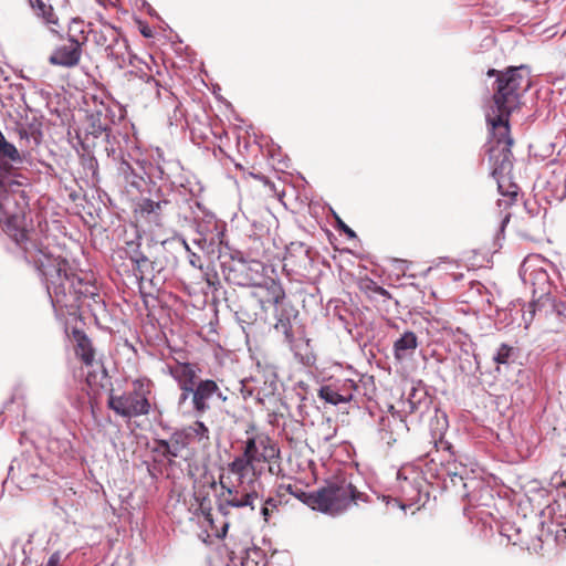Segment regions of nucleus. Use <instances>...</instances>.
Returning <instances> with one entry per match:
<instances>
[{"mask_svg":"<svg viewBox=\"0 0 566 566\" xmlns=\"http://www.w3.org/2000/svg\"><path fill=\"white\" fill-rule=\"evenodd\" d=\"M512 352H513V347H511L506 344H502L497 348L495 355L493 356V359L499 365H501V364L505 365L509 363Z\"/></svg>","mask_w":566,"mask_h":566,"instance_id":"obj_20","label":"nucleus"},{"mask_svg":"<svg viewBox=\"0 0 566 566\" xmlns=\"http://www.w3.org/2000/svg\"><path fill=\"white\" fill-rule=\"evenodd\" d=\"M287 491L301 499L313 510L331 515L340 514L347 510L350 504L360 500L361 495L356 492L354 485L345 479L331 482L313 493H295L291 485L287 486Z\"/></svg>","mask_w":566,"mask_h":566,"instance_id":"obj_3","label":"nucleus"},{"mask_svg":"<svg viewBox=\"0 0 566 566\" xmlns=\"http://www.w3.org/2000/svg\"><path fill=\"white\" fill-rule=\"evenodd\" d=\"M144 35L148 36L147 30H144Z\"/></svg>","mask_w":566,"mask_h":566,"instance_id":"obj_34","label":"nucleus"},{"mask_svg":"<svg viewBox=\"0 0 566 566\" xmlns=\"http://www.w3.org/2000/svg\"><path fill=\"white\" fill-rule=\"evenodd\" d=\"M192 408L197 415H203L210 409V401L213 397L226 401L227 396L222 394L218 384L212 379H205L197 382L190 392Z\"/></svg>","mask_w":566,"mask_h":566,"instance_id":"obj_8","label":"nucleus"},{"mask_svg":"<svg viewBox=\"0 0 566 566\" xmlns=\"http://www.w3.org/2000/svg\"><path fill=\"white\" fill-rule=\"evenodd\" d=\"M245 436L242 453L228 464L229 471L237 475L241 483L249 472L260 475L265 464L280 458L277 443L266 432L251 426L245 430Z\"/></svg>","mask_w":566,"mask_h":566,"instance_id":"obj_2","label":"nucleus"},{"mask_svg":"<svg viewBox=\"0 0 566 566\" xmlns=\"http://www.w3.org/2000/svg\"><path fill=\"white\" fill-rule=\"evenodd\" d=\"M287 325H289V324H282V326L285 328V336H286V339H287L289 342H292V339H293V335H292V333L289 331Z\"/></svg>","mask_w":566,"mask_h":566,"instance_id":"obj_26","label":"nucleus"},{"mask_svg":"<svg viewBox=\"0 0 566 566\" xmlns=\"http://www.w3.org/2000/svg\"><path fill=\"white\" fill-rule=\"evenodd\" d=\"M496 82L494 107L486 114L491 129L489 156L493 164V176L503 174L512 167L513 139L510 136L509 117L518 106L521 95L531 86L528 71L524 66L510 67L497 76Z\"/></svg>","mask_w":566,"mask_h":566,"instance_id":"obj_1","label":"nucleus"},{"mask_svg":"<svg viewBox=\"0 0 566 566\" xmlns=\"http://www.w3.org/2000/svg\"><path fill=\"white\" fill-rule=\"evenodd\" d=\"M200 369L190 363L177 364L170 368L171 377L177 381L181 394L179 397V405L184 403L192 391V387L197 385L196 379L198 378Z\"/></svg>","mask_w":566,"mask_h":566,"instance_id":"obj_10","label":"nucleus"},{"mask_svg":"<svg viewBox=\"0 0 566 566\" xmlns=\"http://www.w3.org/2000/svg\"><path fill=\"white\" fill-rule=\"evenodd\" d=\"M495 73H496V71H495V70H490V71L488 72V75H489V76H492V75H494Z\"/></svg>","mask_w":566,"mask_h":566,"instance_id":"obj_30","label":"nucleus"},{"mask_svg":"<svg viewBox=\"0 0 566 566\" xmlns=\"http://www.w3.org/2000/svg\"><path fill=\"white\" fill-rule=\"evenodd\" d=\"M108 109L104 106L97 108L88 115L90 133L95 137L107 132L109 128V119L107 117Z\"/></svg>","mask_w":566,"mask_h":566,"instance_id":"obj_15","label":"nucleus"},{"mask_svg":"<svg viewBox=\"0 0 566 566\" xmlns=\"http://www.w3.org/2000/svg\"><path fill=\"white\" fill-rule=\"evenodd\" d=\"M167 205V201H153L150 199H145L139 206V210L143 214H158L161 210V207Z\"/></svg>","mask_w":566,"mask_h":566,"instance_id":"obj_18","label":"nucleus"},{"mask_svg":"<svg viewBox=\"0 0 566 566\" xmlns=\"http://www.w3.org/2000/svg\"><path fill=\"white\" fill-rule=\"evenodd\" d=\"M21 184L0 164V218L17 219L23 213L27 197Z\"/></svg>","mask_w":566,"mask_h":566,"instance_id":"obj_6","label":"nucleus"},{"mask_svg":"<svg viewBox=\"0 0 566 566\" xmlns=\"http://www.w3.org/2000/svg\"><path fill=\"white\" fill-rule=\"evenodd\" d=\"M447 473L451 478V481L455 484V479L464 481L468 478L469 470L462 463L452 461L447 464Z\"/></svg>","mask_w":566,"mask_h":566,"instance_id":"obj_16","label":"nucleus"},{"mask_svg":"<svg viewBox=\"0 0 566 566\" xmlns=\"http://www.w3.org/2000/svg\"><path fill=\"white\" fill-rule=\"evenodd\" d=\"M0 151L4 157L9 158L12 163L21 161V156L17 147L13 144L7 142L6 138H3L0 142Z\"/></svg>","mask_w":566,"mask_h":566,"instance_id":"obj_17","label":"nucleus"},{"mask_svg":"<svg viewBox=\"0 0 566 566\" xmlns=\"http://www.w3.org/2000/svg\"><path fill=\"white\" fill-rule=\"evenodd\" d=\"M219 484L221 492L218 495V511L227 518L232 516L233 509H250L254 511L255 502L260 499L259 492L253 482L244 485L239 481V485H228L220 476Z\"/></svg>","mask_w":566,"mask_h":566,"instance_id":"obj_4","label":"nucleus"},{"mask_svg":"<svg viewBox=\"0 0 566 566\" xmlns=\"http://www.w3.org/2000/svg\"><path fill=\"white\" fill-rule=\"evenodd\" d=\"M4 138L2 132L0 130V142Z\"/></svg>","mask_w":566,"mask_h":566,"instance_id":"obj_31","label":"nucleus"},{"mask_svg":"<svg viewBox=\"0 0 566 566\" xmlns=\"http://www.w3.org/2000/svg\"><path fill=\"white\" fill-rule=\"evenodd\" d=\"M189 263L191 266L196 269H202L200 256L197 255L195 252L189 253Z\"/></svg>","mask_w":566,"mask_h":566,"instance_id":"obj_23","label":"nucleus"},{"mask_svg":"<svg viewBox=\"0 0 566 566\" xmlns=\"http://www.w3.org/2000/svg\"><path fill=\"white\" fill-rule=\"evenodd\" d=\"M76 342L75 354L86 365L91 366L94 361L95 352L90 338L82 331L73 332Z\"/></svg>","mask_w":566,"mask_h":566,"instance_id":"obj_14","label":"nucleus"},{"mask_svg":"<svg viewBox=\"0 0 566 566\" xmlns=\"http://www.w3.org/2000/svg\"><path fill=\"white\" fill-rule=\"evenodd\" d=\"M338 223H339V228L350 238H354L356 234L355 232L348 227L346 226L342 220H338Z\"/></svg>","mask_w":566,"mask_h":566,"instance_id":"obj_25","label":"nucleus"},{"mask_svg":"<svg viewBox=\"0 0 566 566\" xmlns=\"http://www.w3.org/2000/svg\"><path fill=\"white\" fill-rule=\"evenodd\" d=\"M418 347V338L413 332H405L395 343L394 353L398 360H402L410 356Z\"/></svg>","mask_w":566,"mask_h":566,"instance_id":"obj_13","label":"nucleus"},{"mask_svg":"<svg viewBox=\"0 0 566 566\" xmlns=\"http://www.w3.org/2000/svg\"><path fill=\"white\" fill-rule=\"evenodd\" d=\"M210 440L209 429L202 421L195 423L175 431L168 441L164 442L167 453L172 457H178L180 452L192 442L208 444Z\"/></svg>","mask_w":566,"mask_h":566,"instance_id":"obj_7","label":"nucleus"},{"mask_svg":"<svg viewBox=\"0 0 566 566\" xmlns=\"http://www.w3.org/2000/svg\"><path fill=\"white\" fill-rule=\"evenodd\" d=\"M252 294L259 301L262 308H265L270 304L279 305L285 296L282 285L274 280L255 286Z\"/></svg>","mask_w":566,"mask_h":566,"instance_id":"obj_12","label":"nucleus"},{"mask_svg":"<svg viewBox=\"0 0 566 566\" xmlns=\"http://www.w3.org/2000/svg\"><path fill=\"white\" fill-rule=\"evenodd\" d=\"M144 35L148 36L147 30H144Z\"/></svg>","mask_w":566,"mask_h":566,"instance_id":"obj_32","label":"nucleus"},{"mask_svg":"<svg viewBox=\"0 0 566 566\" xmlns=\"http://www.w3.org/2000/svg\"><path fill=\"white\" fill-rule=\"evenodd\" d=\"M149 394V382L136 380L133 391L119 396L111 395L108 406L122 417L133 418L148 415L150 411Z\"/></svg>","mask_w":566,"mask_h":566,"instance_id":"obj_5","label":"nucleus"},{"mask_svg":"<svg viewBox=\"0 0 566 566\" xmlns=\"http://www.w3.org/2000/svg\"><path fill=\"white\" fill-rule=\"evenodd\" d=\"M277 511V501L273 497H269L264 500L263 506L261 509V515L264 521L268 522L272 514Z\"/></svg>","mask_w":566,"mask_h":566,"instance_id":"obj_21","label":"nucleus"},{"mask_svg":"<svg viewBox=\"0 0 566 566\" xmlns=\"http://www.w3.org/2000/svg\"><path fill=\"white\" fill-rule=\"evenodd\" d=\"M228 527H229V522H226L224 526H223V534L227 532Z\"/></svg>","mask_w":566,"mask_h":566,"instance_id":"obj_29","label":"nucleus"},{"mask_svg":"<svg viewBox=\"0 0 566 566\" xmlns=\"http://www.w3.org/2000/svg\"><path fill=\"white\" fill-rule=\"evenodd\" d=\"M61 560H62V554H61V552H54V553H53V554H51V556L49 557V559H48V562H46V566H60Z\"/></svg>","mask_w":566,"mask_h":566,"instance_id":"obj_22","label":"nucleus"},{"mask_svg":"<svg viewBox=\"0 0 566 566\" xmlns=\"http://www.w3.org/2000/svg\"><path fill=\"white\" fill-rule=\"evenodd\" d=\"M357 386L352 379H344L339 384L323 386L319 389V397L331 403L339 405L349 402L354 398Z\"/></svg>","mask_w":566,"mask_h":566,"instance_id":"obj_11","label":"nucleus"},{"mask_svg":"<svg viewBox=\"0 0 566 566\" xmlns=\"http://www.w3.org/2000/svg\"><path fill=\"white\" fill-rule=\"evenodd\" d=\"M144 35L148 36L147 30H144Z\"/></svg>","mask_w":566,"mask_h":566,"instance_id":"obj_33","label":"nucleus"},{"mask_svg":"<svg viewBox=\"0 0 566 566\" xmlns=\"http://www.w3.org/2000/svg\"><path fill=\"white\" fill-rule=\"evenodd\" d=\"M27 258L32 259V261L34 263L39 264V269H41V271L43 272L44 275H48V271L45 269V263L40 258L36 259L35 256L31 255L30 252H27Z\"/></svg>","mask_w":566,"mask_h":566,"instance_id":"obj_24","label":"nucleus"},{"mask_svg":"<svg viewBox=\"0 0 566 566\" xmlns=\"http://www.w3.org/2000/svg\"><path fill=\"white\" fill-rule=\"evenodd\" d=\"M182 243H184V247H185V249H186V251H187L188 253L192 252V251L190 250V248H189L188 243H187L185 240L182 241Z\"/></svg>","mask_w":566,"mask_h":566,"instance_id":"obj_27","label":"nucleus"},{"mask_svg":"<svg viewBox=\"0 0 566 566\" xmlns=\"http://www.w3.org/2000/svg\"><path fill=\"white\" fill-rule=\"evenodd\" d=\"M507 195H510L511 198H514L517 193L515 190H512Z\"/></svg>","mask_w":566,"mask_h":566,"instance_id":"obj_28","label":"nucleus"},{"mask_svg":"<svg viewBox=\"0 0 566 566\" xmlns=\"http://www.w3.org/2000/svg\"><path fill=\"white\" fill-rule=\"evenodd\" d=\"M82 57V44L75 38H69L67 42L56 46L49 56V63L55 66L72 69Z\"/></svg>","mask_w":566,"mask_h":566,"instance_id":"obj_9","label":"nucleus"},{"mask_svg":"<svg viewBox=\"0 0 566 566\" xmlns=\"http://www.w3.org/2000/svg\"><path fill=\"white\" fill-rule=\"evenodd\" d=\"M35 7L41 11L46 23H57V19L54 15L53 8L51 6H46L42 0H35Z\"/></svg>","mask_w":566,"mask_h":566,"instance_id":"obj_19","label":"nucleus"}]
</instances>
